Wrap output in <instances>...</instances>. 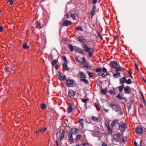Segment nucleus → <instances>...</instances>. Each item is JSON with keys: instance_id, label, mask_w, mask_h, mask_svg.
I'll return each mask as SVG.
<instances>
[{"instance_id": "1", "label": "nucleus", "mask_w": 146, "mask_h": 146, "mask_svg": "<svg viewBox=\"0 0 146 146\" xmlns=\"http://www.w3.org/2000/svg\"><path fill=\"white\" fill-rule=\"evenodd\" d=\"M110 66L111 67V71L113 72L114 71L115 69V72H117L121 70V68L120 66L118 65L117 62L115 61H112L111 62Z\"/></svg>"}, {"instance_id": "2", "label": "nucleus", "mask_w": 146, "mask_h": 146, "mask_svg": "<svg viewBox=\"0 0 146 146\" xmlns=\"http://www.w3.org/2000/svg\"><path fill=\"white\" fill-rule=\"evenodd\" d=\"M82 46L84 50L88 53L89 57H91L92 56L94 52V50L92 48L88 47L85 43L83 44H82Z\"/></svg>"}, {"instance_id": "3", "label": "nucleus", "mask_w": 146, "mask_h": 146, "mask_svg": "<svg viewBox=\"0 0 146 146\" xmlns=\"http://www.w3.org/2000/svg\"><path fill=\"white\" fill-rule=\"evenodd\" d=\"M122 138V135L120 133H119L118 134L114 135L113 137L112 140L113 141H115L116 142H119L121 140V138Z\"/></svg>"}, {"instance_id": "4", "label": "nucleus", "mask_w": 146, "mask_h": 146, "mask_svg": "<svg viewBox=\"0 0 146 146\" xmlns=\"http://www.w3.org/2000/svg\"><path fill=\"white\" fill-rule=\"evenodd\" d=\"M122 123L120 124L119 123H118V124L119 125V130L121 131H124L125 129L127 128V125L125 123H123L122 122Z\"/></svg>"}, {"instance_id": "5", "label": "nucleus", "mask_w": 146, "mask_h": 146, "mask_svg": "<svg viewBox=\"0 0 146 146\" xmlns=\"http://www.w3.org/2000/svg\"><path fill=\"white\" fill-rule=\"evenodd\" d=\"M135 131L136 133L138 135L141 134L143 132V128L140 126H138L136 127Z\"/></svg>"}, {"instance_id": "6", "label": "nucleus", "mask_w": 146, "mask_h": 146, "mask_svg": "<svg viewBox=\"0 0 146 146\" xmlns=\"http://www.w3.org/2000/svg\"><path fill=\"white\" fill-rule=\"evenodd\" d=\"M74 47H75L74 50L76 52L80 53L84 55L86 54V53L84 52L83 50L82 49L76 46H74Z\"/></svg>"}, {"instance_id": "7", "label": "nucleus", "mask_w": 146, "mask_h": 146, "mask_svg": "<svg viewBox=\"0 0 146 146\" xmlns=\"http://www.w3.org/2000/svg\"><path fill=\"white\" fill-rule=\"evenodd\" d=\"M76 40L80 42L84 43L85 42V39L82 36H77L76 37Z\"/></svg>"}, {"instance_id": "8", "label": "nucleus", "mask_w": 146, "mask_h": 146, "mask_svg": "<svg viewBox=\"0 0 146 146\" xmlns=\"http://www.w3.org/2000/svg\"><path fill=\"white\" fill-rule=\"evenodd\" d=\"M75 95V92L72 90H70L68 92V96L71 98H72Z\"/></svg>"}, {"instance_id": "9", "label": "nucleus", "mask_w": 146, "mask_h": 146, "mask_svg": "<svg viewBox=\"0 0 146 146\" xmlns=\"http://www.w3.org/2000/svg\"><path fill=\"white\" fill-rule=\"evenodd\" d=\"M72 24V23L71 21L66 20L64 21L62 24V25L63 26H68V25H70Z\"/></svg>"}, {"instance_id": "10", "label": "nucleus", "mask_w": 146, "mask_h": 146, "mask_svg": "<svg viewBox=\"0 0 146 146\" xmlns=\"http://www.w3.org/2000/svg\"><path fill=\"white\" fill-rule=\"evenodd\" d=\"M65 131L64 129H62V132H61L59 135V139L60 140V142L63 140L64 138V133Z\"/></svg>"}, {"instance_id": "11", "label": "nucleus", "mask_w": 146, "mask_h": 146, "mask_svg": "<svg viewBox=\"0 0 146 146\" xmlns=\"http://www.w3.org/2000/svg\"><path fill=\"white\" fill-rule=\"evenodd\" d=\"M124 92L125 94H129L131 91V90L130 89V87L129 86H126L124 88Z\"/></svg>"}, {"instance_id": "12", "label": "nucleus", "mask_w": 146, "mask_h": 146, "mask_svg": "<svg viewBox=\"0 0 146 146\" xmlns=\"http://www.w3.org/2000/svg\"><path fill=\"white\" fill-rule=\"evenodd\" d=\"M68 137L69 141L71 143H73L74 141L73 138V136L70 132L68 133Z\"/></svg>"}, {"instance_id": "13", "label": "nucleus", "mask_w": 146, "mask_h": 146, "mask_svg": "<svg viewBox=\"0 0 146 146\" xmlns=\"http://www.w3.org/2000/svg\"><path fill=\"white\" fill-rule=\"evenodd\" d=\"M59 76L58 77L59 79L61 80H65L66 79V76L65 75H64L62 76H61L60 72H59L58 73Z\"/></svg>"}, {"instance_id": "14", "label": "nucleus", "mask_w": 146, "mask_h": 146, "mask_svg": "<svg viewBox=\"0 0 146 146\" xmlns=\"http://www.w3.org/2000/svg\"><path fill=\"white\" fill-rule=\"evenodd\" d=\"M79 76L81 78L85 79L86 78V75L82 72H80Z\"/></svg>"}, {"instance_id": "15", "label": "nucleus", "mask_w": 146, "mask_h": 146, "mask_svg": "<svg viewBox=\"0 0 146 146\" xmlns=\"http://www.w3.org/2000/svg\"><path fill=\"white\" fill-rule=\"evenodd\" d=\"M112 109H114L115 111H119L120 109V107L117 104H115Z\"/></svg>"}, {"instance_id": "16", "label": "nucleus", "mask_w": 146, "mask_h": 146, "mask_svg": "<svg viewBox=\"0 0 146 146\" xmlns=\"http://www.w3.org/2000/svg\"><path fill=\"white\" fill-rule=\"evenodd\" d=\"M96 7L95 5H94L93 6L92 10L91 11V15L92 17H93L94 15V12L96 11Z\"/></svg>"}, {"instance_id": "17", "label": "nucleus", "mask_w": 146, "mask_h": 146, "mask_svg": "<svg viewBox=\"0 0 146 146\" xmlns=\"http://www.w3.org/2000/svg\"><path fill=\"white\" fill-rule=\"evenodd\" d=\"M73 80L70 79L67 80L66 82V84L68 86L72 85L73 84Z\"/></svg>"}, {"instance_id": "18", "label": "nucleus", "mask_w": 146, "mask_h": 146, "mask_svg": "<svg viewBox=\"0 0 146 146\" xmlns=\"http://www.w3.org/2000/svg\"><path fill=\"white\" fill-rule=\"evenodd\" d=\"M78 131L77 129L76 128H72L71 130V132L73 134H75L78 133Z\"/></svg>"}, {"instance_id": "19", "label": "nucleus", "mask_w": 146, "mask_h": 146, "mask_svg": "<svg viewBox=\"0 0 146 146\" xmlns=\"http://www.w3.org/2000/svg\"><path fill=\"white\" fill-rule=\"evenodd\" d=\"M126 79L125 77H123L120 78V82L121 84H123L126 82Z\"/></svg>"}, {"instance_id": "20", "label": "nucleus", "mask_w": 146, "mask_h": 146, "mask_svg": "<svg viewBox=\"0 0 146 146\" xmlns=\"http://www.w3.org/2000/svg\"><path fill=\"white\" fill-rule=\"evenodd\" d=\"M118 120L116 119L113 121L111 124V128H113L115 124L118 122Z\"/></svg>"}, {"instance_id": "21", "label": "nucleus", "mask_w": 146, "mask_h": 146, "mask_svg": "<svg viewBox=\"0 0 146 146\" xmlns=\"http://www.w3.org/2000/svg\"><path fill=\"white\" fill-rule=\"evenodd\" d=\"M67 63H63L62 65L63 68L67 71L69 70V68L67 65Z\"/></svg>"}, {"instance_id": "22", "label": "nucleus", "mask_w": 146, "mask_h": 146, "mask_svg": "<svg viewBox=\"0 0 146 146\" xmlns=\"http://www.w3.org/2000/svg\"><path fill=\"white\" fill-rule=\"evenodd\" d=\"M73 109V108L72 107L71 105L70 104L68 106V107L67 110V111L68 113H70L71 112H72Z\"/></svg>"}, {"instance_id": "23", "label": "nucleus", "mask_w": 146, "mask_h": 146, "mask_svg": "<svg viewBox=\"0 0 146 146\" xmlns=\"http://www.w3.org/2000/svg\"><path fill=\"white\" fill-rule=\"evenodd\" d=\"M84 120L83 119H80L79 120V122L80 124V125H81L82 127L81 128H83V126L84 125Z\"/></svg>"}, {"instance_id": "24", "label": "nucleus", "mask_w": 146, "mask_h": 146, "mask_svg": "<svg viewBox=\"0 0 146 146\" xmlns=\"http://www.w3.org/2000/svg\"><path fill=\"white\" fill-rule=\"evenodd\" d=\"M113 76L115 78H118L121 77L120 73L118 72L117 73L114 74Z\"/></svg>"}, {"instance_id": "25", "label": "nucleus", "mask_w": 146, "mask_h": 146, "mask_svg": "<svg viewBox=\"0 0 146 146\" xmlns=\"http://www.w3.org/2000/svg\"><path fill=\"white\" fill-rule=\"evenodd\" d=\"M101 92L104 95H106L108 92V90L106 89H102L101 90Z\"/></svg>"}, {"instance_id": "26", "label": "nucleus", "mask_w": 146, "mask_h": 146, "mask_svg": "<svg viewBox=\"0 0 146 146\" xmlns=\"http://www.w3.org/2000/svg\"><path fill=\"white\" fill-rule=\"evenodd\" d=\"M91 119L94 121L96 122H97L99 120L98 118V117H96L94 116H92V117Z\"/></svg>"}, {"instance_id": "27", "label": "nucleus", "mask_w": 146, "mask_h": 146, "mask_svg": "<svg viewBox=\"0 0 146 146\" xmlns=\"http://www.w3.org/2000/svg\"><path fill=\"white\" fill-rule=\"evenodd\" d=\"M23 48L25 49H28L29 48V47L27 45L26 43H24L23 45Z\"/></svg>"}, {"instance_id": "28", "label": "nucleus", "mask_w": 146, "mask_h": 146, "mask_svg": "<svg viewBox=\"0 0 146 146\" xmlns=\"http://www.w3.org/2000/svg\"><path fill=\"white\" fill-rule=\"evenodd\" d=\"M80 80L82 82H83L86 84H89L88 81L86 79L80 78Z\"/></svg>"}, {"instance_id": "29", "label": "nucleus", "mask_w": 146, "mask_h": 146, "mask_svg": "<svg viewBox=\"0 0 146 146\" xmlns=\"http://www.w3.org/2000/svg\"><path fill=\"white\" fill-rule=\"evenodd\" d=\"M124 88V86L123 84H122L121 86H119L118 87L119 91L121 92L122 91L123 89Z\"/></svg>"}, {"instance_id": "30", "label": "nucleus", "mask_w": 146, "mask_h": 146, "mask_svg": "<svg viewBox=\"0 0 146 146\" xmlns=\"http://www.w3.org/2000/svg\"><path fill=\"white\" fill-rule=\"evenodd\" d=\"M127 140V137H123L122 138V139H121V140H120V141L121 142H125Z\"/></svg>"}, {"instance_id": "31", "label": "nucleus", "mask_w": 146, "mask_h": 146, "mask_svg": "<svg viewBox=\"0 0 146 146\" xmlns=\"http://www.w3.org/2000/svg\"><path fill=\"white\" fill-rule=\"evenodd\" d=\"M116 98H117L118 99L120 100L125 99V98L121 96V95L120 94H119L117 96H116Z\"/></svg>"}, {"instance_id": "32", "label": "nucleus", "mask_w": 146, "mask_h": 146, "mask_svg": "<svg viewBox=\"0 0 146 146\" xmlns=\"http://www.w3.org/2000/svg\"><path fill=\"white\" fill-rule=\"evenodd\" d=\"M77 16V13H72L70 15V16L72 18H74L76 17Z\"/></svg>"}, {"instance_id": "33", "label": "nucleus", "mask_w": 146, "mask_h": 146, "mask_svg": "<svg viewBox=\"0 0 146 146\" xmlns=\"http://www.w3.org/2000/svg\"><path fill=\"white\" fill-rule=\"evenodd\" d=\"M41 131H43V129L42 128L40 129L39 130L36 131L35 132V134L38 135Z\"/></svg>"}, {"instance_id": "34", "label": "nucleus", "mask_w": 146, "mask_h": 146, "mask_svg": "<svg viewBox=\"0 0 146 146\" xmlns=\"http://www.w3.org/2000/svg\"><path fill=\"white\" fill-rule=\"evenodd\" d=\"M109 128L108 129V133L109 135H111L112 133V131L111 129L110 128V127H109V126H108Z\"/></svg>"}, {"instance_id": "35", "label": "nucleus", "mask_w": 146, "mask_h": 146, "mask_svg": "<svg viewBox=\"0 0 146 146\" xmlns=\"http://www.w3.org/2000/svg\"><path fill=\"white\" fill-rule=\"evenodd\" d=\"M87 73L88 74V75L90 77L92 78L93 77V74L92 72H91L89 71H87Z\"/></svg>"}, {"instance_id": "36", "label": "nucleus", "mask_w": 146, "mask_h": 146, "mask_svg": "<svg viewBox=\"0 0 146 146\" xmlns=\"http://www.w3.org/2000/svg\"><path fill=\"white\" fill-rule=\"evenodd\" d=\"M82 64L84 65L86 63V59L84 57H83L82 58Z\"/></svg>"}, {"instance_id": "37", "label": "nucleus", "mask_w": 146, "mask_h": 146, "mask_svg": "<svg viewBox=\"0 0 146 146\" xmlns=\"http://www.w3.org/2000/svg\"><path fill=\"white\" fill-rule=\"evenodd\" d=\"M46 106V105L44 104H42L41 106V108L42 109H45Z\"/></svg>"}, {"instance_id": "38", "label": "nucleus", "mask_w": 146, "mask_h": 146, "mask_svg": "<svg viewBox=\"0 0 146 146\" xmlns=\"http://www.w3.org/2000/svg\"><path fill=\"white\" fill-rule=\"evenodd\" d=\"M94 106L95 107L97 110H100V108L99 107V105L98 104L95 103L94 104Z\"/></svg>"}, {"instance_id": "39", "label": "nucleus", "mask_w": 146, "mask_h": 146, "mask_svg": "<svg viewBox=\"0 0 146 146\" xmlns=\"http://www.w3.org/2000/svg\"><path fill=\"white\" fill-rule=\"evenodd\" d=\"M62 58L64 60V63H67V61L66 56L64 55H63L62 56Z\"/></svg>"}, {"instance_id": "40", "label": "nucleus", "mask_w": 146, "mask_h": 146, "mask_svg": "<svg viewBox=\"0 0 146 146\" xmlns=\"http://www.w3.org/2000/svg\"><path fill=\"white\" fill-rule=\"evenodd\" d=\"M76 29L77 30H80L82 31H83V28L80 26H78L77 27H76Z\"/></svg>"}, {"instance_id": "41", "label": "nucleus", "mask_w": 146, "mask_h": 146, "mask_svg": "<svg viewBox=\"0 0 146 146\" xmlns=\"http://www.w3.org/2000/svg\"><path fill=\"white\" fill-rule=\"evenodd\" d=\"M126 82L127 84H130L132 83V82L130 78H129L127 80H126Z\"/></svg>"}, {"instance_id": "42", "label": "nucleus", "mask_w": 146, "mask_h": 146, "mask_svg": "<svg viewBox=\"0 0 146 146\" xmlns=\"http://www.w3.org/2000/svg\"><path fill=\"white\" fill-rule=\"evenodd\" d=\"M57 62L58 60H54L52 62V65H54L57 63Z\"/></svg>"}, {"instance_id": "43", "label": "nucleus", "mask_w": 146, "mask_h": 146, "mask_svg": "<svg viewBox=\"0 0 146 146\" xmlns=\"http://www.w3.org/2000/svg\"><path fill=\"white\" fill-rule=\"evenodd\" d=\"M108 104L109 106L112 107V108L115 105V104H113L111 102H109L108 103Z\"/></svg>"}, {"instance_id": "44", "label": "nucleus", "mask_w": 146, "mask_h": 146, "mask_svg": "<svg viewBox=\"0 0 146 146\" xmlns=\"http://www.w3.org/2000/svg\"><path fill=\"white\" fill-rule=\"evenodd\" d=\"M97 34L98 35V37L101 40H102L103 39V37L102 36V35H101L100 33L99 32H97Z\"/></svg>"}, {"instance_id": "45", "label": "nucleus", "mask_w": 146, "mask_h": 146, "mask_svg": "<svg viewBox=\"0 0 146 146\" xmlns=\"http://www.w3.org/2000/svg\"><path fill=\"white\" fill-rule=\"evenodd\" d=\"M81 135H76V139L78 140H80V139Z\"/></svg>"}, {"instance_id": "46", "label": "nucleus", "mask_w": 146, "mask_h": 146, "mask_svg": "<svg viewBox=\"0 0 146 146\" xmlns=\"http://www.w3.org/2000/svg\"><path fill=\"white\" fill-rule=\"evenodd\" d=\"M109 93L111 95H114L115 94V92L112 90H110L109 91Z\"/></svg>"}, {"instance_id": "47", "label": "nucleus", "mask_w": 146, "mask_h": 146, "mask_svg": "<svg viewBox=\"0 0 146 146\" xmlns=\"http://www.w3.org/2000/svg\"><path fill=\"white\" fill-rule=\"evenodd\" d=\"M36 27L37 28L41 29L42 28V26L40 23H39L38 25H36Z\"/></svg>"}, {"instance_id": "48", "label": "nucleus", "mask_w": 146, "mask_h": 146, "mask_svg": "<svg viewBox=\"0 0 146 146\" xmlns=\"http://www.w3.org/2000/svg\"><path fill=\"white\" fill-rule=\"evenodd\" d=\"M81 100L83 102L86 103L88 101V100L87 99H82Z\"/></svg>"}, {"instance_id": "49", "label": "nucleus", "mask_w": 146, "mask_h": 146, "mask_svg": "<svg viewBox=\"0 0 146 146\" xmlns=\"http://www.w3.org/2000/svg\"><path fill=\"white\" fill-rule=\"evenodd\" d=\"M69 48L70 49L71 51L72 52L73 51V47L71 44H70L69 45Z\"/></svg>"}, {"instance_id": "50", "label": "nucleus", "mask_w": 146, "mask_h": 146, "mask_svg": "<svg viewBox=\"0 0 146 146\" xmlns=\"http://www.w3.org/2000/svg\"><path fill=\"white\" fill-rule=\"evenodd\" d=\"M102 68H97L96 70V72H98L102 71Z\"/></svg>"}, {"instance_id": "51", "label": "nucleus", "mask_w": 146, "mask_h": 146, "mask_svg": "<svg viewBox=\"0 0 146 146\" xmlns=\"http://www.w3.org/2000/svg\"><path fill=\"white\" fill-rule=\"evenodd\" d=\"M14 1L15 0H8V2H9L11 5H12L13 4Z\"/></svg>"}, {"instance_id": "52", "label": "nucleus", "mask_w": 146, "mask_h": 146, "mask_svg": "<svg viewBox=\"0 0 146 146\" xmlns=\"http://www.w3.org/2000/svg\"><path fill=\"white\" fill-rule=\"evenodd\" d=\"M102 71L104 72H106L107 71V69L104 67L102 69Z\"/></svg>"}, {"instance_id": "53", "label": "nucleus", "mask_w": 146, "mask_h": 146, "mask_svg": "<svg viewBox=\"0 0 146 146\" xmlns=\"http://www.w3.org/2000/svg\"><path fill=\"white\" fill-rule=\"evenodd\" d=\"M142 96L143 99V102L144 104V105L145 106V105H146V102L145 101V98L144 97L143 94H142Z\"/></svg>"}, {"instance_id": "54", "label": "nucleus", "mask_w": 146, "mask_h": 146, "mask_svg": "<svg viewBox=\"0 0 146 146\" xmlns=\"http://www.w3.org/2000/svg\"><path fill=\"white\" fill-rule=\"evenodd\" d=\"M5 70L6 72H9L10 71V69L8 67L5 68Z\"/></svg>"}, {"instance_id": "55", "label": "nucleus", "mask_w": 146, "mask_h": 146, "mask_svg": "<svg viewBox=\"0 0 146 146\" xmlns=\"http://www.w3.org/2000/svg\"><path fill=\"white\" fill-rule=\"evenodd\" d=\"M97 1V0H93L92 1V3L93 4H95L96 3Z\"/></svg>"}, {"instance_id": "56", "label": "nucleus", "mask_w": 146, "mask_h": 146, "mask_svg": "<svg viewBox=\"0 0 146 146\" xmlns=\"http://www.w3.org/2000/svg\"><path fill=\"white\" fill-rule=\"evenodd\" d=\"M84 67H86L88 69H90L91 68V67L89 65H86Z\"/></svg>"}, {"instance_id": "57", "label": "nucleus", "mask_w": 146, "mask_h": 146, "mask_svg": "<svg viewBox=\"0 0 146 146\" xmlns=\"http://www.w3.org/2000/svg\"><path fill=\"white\" fill-rule=\"evenodd\" d=\"M101 75L103 77H105L106 76V75L103 73H101Z\"/></svg>"}, {"instance_id": "58", "label": "nucleus", "mask_w": 146, "mask_h": 146, "mask_svg": "<svg viewBox=\"0 0 146 146\" xmlns=\"http://www.w3.org/2000/svg\"><path fill=\"white\" fill-rule=\"evenodd\" d=\"M3 27H1V26H0V32H1L3 31Z\"/></svg>"}, {"instance_id": "59", "label": "nucleus", "mask_w": 146, "mask_h": 146, "mask_svg": "<svg viewBox=\"0 0 146 146\" xmlns=\"http://www.w3.org/2000/svg\"><path fill=\"white\" fill-rule=\"evenodd\" d=\"M102 146H108L107 145L106 143H104L102 144Z\"/></svg>"}, {"instance_id": "60", "label": "nucleus", "mask_w": 146, "mask_h": 146, "mask_svg": "<svg viewBox=\"0 0 146 146\" xmlns=\"http://www.w3.org/2000/svg\"><path fill=\"white\" fill-rule=\"evenodd\" d=\"M104 110L106 112H107L108 111V110H107L105 108H104Z\"/></svg>"}, {"instance_id": "61", "label": "nucleus", "mask_w": 146, "mask_h": 146, "mask_svg": "<svg viewBox=\"0 0 146 146\" xmlns=\"http://www.w3.org/2000/svg\"><path fill=\"white\" fill-rule=\"evenodd\" d=\"M134 145H135V146H139V145H137V143L136 141H134Z\"/></svg>"}, {"instance_id": "62", "label": "nucleus", "mask_w": 146, "mask_h": 146, "mask_svg": "<svg viewBox=\"0 0 146 146\" xmlns=\"http://www.w3.org/2000/svg\"><path fill=\"white\" fill-rule=\"evenodd\" d=\"M46 130V127H44V129H43V132H44Z\"/></svg>"}, {"instance_id": "63", "label": "nucleus", "mask_w": 146, "mask_h": 146, "mask_svg": "<svg viewBox=\"0 0 146 146\" xmlns=\"http://www.w3.org/2000/svg\"><path fill=\"white\" fill-rule=\"evenodd\" d=\"M108 126H109V127H110L109 124H108V123L106 125V126L107 127L108 129L109 128Z\"/></svg>"}, {"instance_id": "64", "label": "nucleus", "mask_w": 146, "mask_h": 146, "mask_svg": "<svg viewBox=\"0 0 146 146\" xmlns=\"http://www.w3.org/2000/svg\"><path fill=\"white\" fill-rule=\"evenodd\" d=\"M86 143H83L82 144V145H83V146H86Z\"/></svg>"}]
</instances>
